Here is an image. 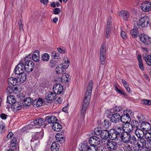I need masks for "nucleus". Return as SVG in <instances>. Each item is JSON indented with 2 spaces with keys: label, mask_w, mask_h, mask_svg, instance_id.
Masks as SVG:
<instances>
[{
  "label": "nucleus",
  "mask_w": 151,
  "mask_h": 151,
  "mask_svg": "<svg viewBox=\"0 0 151 151\" xmlns=\"http://www.w3.org/2000/svg\"><path fill=\"white\" fill-rule=\"evenodd\" d=\"M123 111L121 106H116L111 109L108 111V114L111 116V120L112 122L116 123L120 119V113Z\"/></svg>",
  "instance_id": "f257e3e1"
},
{
  "label": "nucleus",
  "mask_w": 151,
  "mask_h": 151,
  "mask_svg": "<svg viewBox=\"0 0 151 151\" xmlns=\"http://www.w3.org/2000/svg\"><path fill=\"white\" fill-rule=\"evenodd\" d=\"M93 81L92 80L89 81L82 106V107L85 108H87L89 104L93 88Z\"/></svg>",
  "instance_id": "f03ea898"
},
{
  "label": "nucleus",
  "mask_w": 151,
  "mask_h": 151,
  "mask_svg": "<svg viewBox=\"0 0 151 151\" xmlns=\"http://www.w3.org/2000/svg\"><path fill=\"white\" fill-rule=\"evenodd\" d=\"M24 63V71L27 72H30L32 71L34 68V64L31 60L29 56L25 57L24 59V61H22Z\"/></svg>",
  "instance_id": "7ed1b4c3"
},
{
  "label": "nucleus",
  "mask_w": 151,
  "mask_h": 151,
  "mask_svg": "<svg viewBox=\"0 0 151 151\" xmlns=\"http://www.w3.org/2000/svg\"><path fill=\"white\" fill-rule=\"evenodd\" d=\"M121 139L124 142L134 145L136 142V139L134 136H131L130 134H124L121 136Z\"/></svg>",
  "instance_id": "20e7f679"
},
{
  "label": "nucleus",
  "mask_w": 151,
  "mask_h": 151,
  "mask_svg": "<svg viewBox=\"0 0 151 151\" xmlns=\"http://www.w3.org/2000/svg\"><path fill=\"white\" fill-rule=\"evenodd\" d=\"M45 124V121L42 118H38L34 120L33 122H32L27 126V129H30L34 128V125L39 126H40L44 125ZM26 128L24 127V128Z\"/></svg>",
  "instance_id": "39448f33"
},
{
  "label": "nucleus",
  "mask_w": 151,
  "mask_h": 151,
  "mask_svg": "<svg viewBox=\"0 0 151 151\" xmlns=\"http://www.w3.org/2000/svg\"><path fill=\"white\" fill-rule=\"evenodd\" d=\"M140 7L143 11L149 12L151 10V2L148 1H145L141 4Z\"/></svg>",
  "instance_id": "423d86ee"
},
{
  "label": "nucleus",
  "mask_w": 151,
  "mask_h": 151,
  "mask_svg": "<svg viewBox=\"0 0 151 151\" xmlns=\"http://www.w3.org/2000/svg\"><path fill=\"white\" fill-rule=\"evenodd\" d=\"M150 19L149 17L144 16L141 17L139 19V26L142 27H145L149 26L150 23Z\"/></svg>",
  "instance_id": "0eeeda50"
},
{
  "label": "nucleus",
  "mask_w": 151,
  "mask_h": 151,
  "mask_svg": "<svg viewBox=\"0 0 151 151\" xmlns=\"http://www.w3.org/2000/svg\"><path fill=\"white\" fill-rule=\"evenodd\" d=\"M106 141L104 145L109 150H114L117 148V145L115 142L109 140Z\"/></svg>",
  "instance_id": "6e6552de"
},
{
  "label": "nucleus",
  "mask_w": 151,
  "mask_h": 151,
  "mask_svg": "<svg viewBox=\"0 0 151 151\" xmlns=\"http://www.w3.org/2000/svg\"><path fill=\"white\" fill-rule=\"evenodd\" d=\"M56 94L55 93H53L52 92H49L46 95V101L47 103H51L54 100H56L57 99Z\"/></svg>",
  "instance_id": "1a4fd4ad"
},
{
  "label": "nucleus",
  "mask_w": 151,
  "mask_h": 151,
  "mask_svg": "<svg viewBox=\"0 0 151 151\" xmlns=\"http://www.w3.org/2000/svg\"><path fill=\"white\" fill-rule=\"evenodd\" d=\"M109 138L111 140H118L119 138H121L120 134L118 133L114 129H111L109 132Z\"/></svg>",
  "instance_id": "9d476101"
},
{
  "label": "nucleus",
  "mask_w": 151,
  "mask_h": 151,
  "mask_svg": "<svg viewBox=\"0 0 151 151\" xmlns=\"http://www.w3.org/2000/svg\"><path fill=\"white\" fill-rule=\"evenodd\" d=\"M53 90L56 94H62L63 93V88L60 84H56L53 87Z\"/></svg>",
  "instance_id": "9b49d317"
},
{
  "label": "nucleus",
  "mask_w": 151,
  "mask_h": 151,
  "mask_svg": "<svg viewBox=\"0 0 151 151\" xmlns=\"http://www.w3.org/2000/svg\"><path fill=\"white\" fill-rule=\"evenodd\" d=\"M109 132L107 130H102L101 132V137L102 139L101 141L102 144H104L106 140H108L107 138H109Z\"/></svg>",
  "instance_id": "f8f14e48"
},
{
  "label": "nucleus",
  "mask_w": 151,
  "mask_h": 151,
  "mask_svg": "<svg viewBox=\"0 0 151 151\" xmlns=\"http://www.w3.org/2000/svg\"><path fill=\"white\" fill-rule=\"evenodd\" d=\"M119 15L124 20L127 21L129 18L130 13L127 10H122L119 12Z\"/></svg>",
  "instance_id": "ddd939ff"
},
{
  "label": "nucleus",
  "mask_w": 151,
  "mask_h": 151,
  "mask_svg": "<svg viewBox=\"0 0 151 151\" xmlns=\"http://www.w3.org/2000/svg\"><path fill=\"white\" fill-rule=\"evenodd\" d=\"M24 63L23 62L19 63L17 65L14 70L15 74H20L21 73H24Z\"/></svg>",
  "instance_id": "4468645a"
},
{
  "label": "nucleus",
  "mask_w": 151,
  "mask_h": 151,
  "mask_svg": "<svg viewBox=\"0 0 151 151\" xmlns=\"http://www.w3.org/2000/svg\"><path fill=\"white\" fill-rule=\"evenodd\" d=\"M139 38L140 40L145 44L149 45L151 43V38L145 34H141Z\"/></svg>",
  "instance_id": "2eb2a0df"
},
{
  "label": "nucleus",
  "mask_w": 151,
  "mask_h": 151,
  "mask_svg": "<svg viewBox=\"0 0 151 151\" xmlns=\"http://www.w3.org/2000/svg\"><path fill=\"white\" fill-rule=\"evenodd\" d=\"M89 141L90 144L93 145L94 146L98 145L100 142V138L96 136L91 137L89 139Z\"/></svg>",
  "instance_id": "dca6fc26"
},
{
  "label": "nucleus",
  "mask_w": 151,
  "mask_h": 151,
  "mask_svg": "<svg viewBox=\"0 0 151 151\" xmlns=\"http://www.w3.org/2000/svg\"><path fill=\"white\" fill-rule=\"evenodd\" d=\"M22 104L20 102H15L11 106V109L14 112H16L20 109L22 106Z\"/></svg>",
  "instance_id": "f3484780"
},
{
  "label": "nucleus",
  "mask_w": 151,
  "mask_h": 151,
  "mask_svg": "<svg viewBox=\"0 0 151 151\" xmlns=\"http://www.w3.org/2000/svg\"><path fill=\"white\" fill-rule=\"evenodd\" d=\"M124 130L123 134H124L125 133L127 134H130L129 133L132 132L133 128L130 123H129L124 124Z\"/></svg>",
  "instance_id": "a211bd4d"
},
{
  "label": "nucleus",
  "mask_w": 151,
  "mask_h": 151,
  "mask_svg": "<svg viewBox=\"0 0 151 151\" xmlns=\"http://www.w3.org/2000/svg\"><path fill=\"white\" fill-rule=\"evenodd\" d=\"M70 63V61L67 58L64 59V62L62 64H60L58 67L63 71V70L67 68Z\"/></svg>",
  "instance_id": "6ab92c4d"
},
{
  "label": "nucleus",
  "mask_w": 151,
  "mask_h": 151,
  "mask_svg": "<svg viewBox=\"0 0 151 151\" xmlns=\"http://www.w3.org/2000/svg\"><path fill=\"white\" fill-rule=\"evenodd\" d=\"M140 128L144 131L147 132L151 129V125L148 122H143L141 124Z\"/></svg>",
  "instance_id": "aec40b11"
},
{
  "label": "nucleus",
  "mask_w": 151,
  "mask_h": 151,
  "mask_svg": "<svg viewBox=\"0 0 151 151\" xmlns=\"http://www.w3.org/2000/svg\"><path fill=\"white\" fill-rule=\"evenodd\" d=\"M119 125H117L115 127V129H114L121 136L123 134V133L124 132V124L122 123L121 122H119Z\"/></svg>",
  "instance_id": "412c9836"
},
{
  "label": "nucleus",
  "mask_w": 151,
  "mask_h": 151,
  "mask_svg": "<svg viewBox=\"0 0 151 151\" xmlns=\"http://www.w3.org/2000/svg\"><path fill=\"white\" fill-rule=\"evenodd\" d=\"M120 120L121 121L119 122H121L122 123L127 124L129 123L130 121L131 118L129 116L126 115L124 114L120 117Z\"/></svg>",
  "instance_id": "4be33fe9"
},
{
  "label": "nucleus",
  "mask_w": 151,
  "mask_h": 151,
  "mask_svg": "<svg viewBox=\"0 0 151 151\" xmlns=\"http://www.w3.org/2000/svg\"><path fill=\"white\" fill-rule=\"evenodd\" d=\"M43 133L42 132L35 133L32 135V139L31 141L33 140H37L39 139H41L43 137Z\"/></svg>",
  "instance_id": "5701e85b"
},
{
  "label": "nucleus",
  "mask_w": 151,
  "mask_h": 151,
  "mask_svg": "<svg viewBox=\"0 0 151 151\" xmlns=\"http://www.w3.org/2000/svg\"><path fill=\"white\" fill-rule=\"evenodd\" d=\"M19 75V76L17 77V78L18 80V83H23L26 80V74L24 72Z\"/></svg>",
  "instance_id": "b1692460"
},
{
  "label": "nucleus",
  "mask_w": 151,
  "mask_h": 151,
  "mask_svg": "<svg viewBox=\"0 0 151 151\" xmlns=\"http://www.w3.org/2000/svg\"><path fill=\"white\" fill-rule=\"evenodd\" d=\"M52 129L55 131L59 132L61 130L62 128V126L59 123L56 122H54L52 124Z\"/></svg>",
  "instance_id": "393cba45"
},
{
  "label": "nucleus",
  "mask_w": 151,
  "mask_h": 151,
  "mask_svg": "<svg viewBox=\"0 0 151 151\" xmlns=\"http://www.w3.org/2000/svg\"><path fill=\"white\" fill-rule=\"evenodd\" d=\"M40 52L38 50H36L33 53L32 56L33 60L35 62H38L40 60Z\"/></svg>",
  "instance_id": "a878e982"
},
{
  "label": "nucleus",
  "mask_w": 151,
  "mask_h": 151,
  "mask_svg": "<svg viewBox=\"0 0 151 151\" xmlns=\"http://www.w3.org/2000/svg\"><path fill=\"white\" fill-rule=\"evenodd\" d=\"M56 139L59 141L60 143H62L64 142L65 141L64 136L63 134L58 133L55 136Z\"/></svg>",
  "instance_id": "bb28decb"
},
{
  "label": "nucleus",
  "mask_w": 151,
  "mask_h": 151,
  "mask_svg": "<svg viewBox=\"0 0 151 151\" xmlns=\"http://www.w3.org/2000/svg\"><path fill=\"white\" fill-rule=\"evenodd\" d=\"M143 131L141 129H135L134 133L138 137L142 138L144 136L145 134Z\"/></svg>",
  "instance_id": "cd10ccee"
},
{
  "label": "nucleus",
  "mask_w": 151,
  "mask_h": 151,
  "mask_svg": "<svg viewBox=\"0 0 151 151\" xmlns=\"http://www.w3.org/2000/svg\"><path fill=\"white\" fill-rule=\"evenodd\" d=\"M46 121L49 123H52L56 122L57 120L56 117L54 116H47L45 118Z\"/></svg>",
  "instance_id": "c85d7f7f"
},
{
  "label": "nucleus",
  "mask_w": 151,
  "mask_h": 151,
  "mask_svg": "<svg viewBox=\"0 0 151 151\" xmlns=\"http://www.w3.org/2000/svg\"><path fill=\"white\" fill-rule=\"evenodd\" d=\"M33 102L32 99L29 97H27L23 100L22 104L24 106H29L32 103H33Z\"/></svg>",
  "instance_id": "c756f323"
},
{
  "label": "nucleus",
  "mask_w": 151,
  "mask_h": 151,
  "mask_svg": "<svg viewBox=\"0 0 151 151\" xmlns=\"http://www.w3.org/2000/svg\"><path fill=\"white\" fill-rule=\"evenodd\" d=\"M59 147L60 145L57 142H54L52 143L51 149L52 151H58Z\"/></svg>",
  "instance_id": "7c9ffc66"
},
{
  "label": "nucleus",
  "mask_w": 151,
  "mask_h": 151,
  "mask_svg": "<svg viewBox=\"0 0 151 151\" xmlns=\"http://www.w3.org/2000/svg\"><path fill=\"white\" fill-rule=\"evenodd\" d=\"M16 99L14 96L9 95L7 98V102L10 104L12 105L16 101Z\"/></svg>",
  "instance_id": "2f4dec72"
},
{
  "label": "nucleus",
  "mask_w": 151,
  "mask_h": 151,
  "mask_svg": "<svg viewBox=\"0 0 151 151\" xmlns=\"http://www.w3.org/2000/svg\"><path fill=\"white\" fill-rule=\"evenodd\" d=\"M42 104V100L41 98L35 100L33 102V105L34 107H40L41 106Z\"/></svg>",
  "instance_id": "473e14b6"
},
{
  "label": "nucleus",
  "mask_w": 151,
  "mask_h": 151,
  "mask_svg": "<svg viewBox=\"0 0 151 151\" xmlns=\"http://www.w3.org/2000/svg\"><path fill=\"white\" fill-rule=\"evenodd\" d=\"M8 81L9 84H10L13 86L16 85V84L18 83L17 79L13 77L9 78L8 80Z\"/></svg>",
  "instance_id": "72a5a7b5"
},
{
  "label": "nucleus",
  "mask_w": 151,
  "mask_h": 151,
  "mask_svg": "<svg viewBox=\"0 0 151 151\" xmlns=\"http://www.w3.org/2000/svg\"><path fill=\"white\" fill-rule=\"evenodd\" d=\"M144 59L145 60L147 63L150 66H151V55H147V54L143 55Z\"/></svg>",
  "instance_id": "f704fd0d"
},
{
  "label": "nucleus",
  "mask_w": 151,
  "mask_h": 151,
  "mask_svg": "<svg viewBox=\"0 0 151 151\" xmlns=\"http://www.w3.org/2000/svg\"><path fill=\"white\" fill-rule=\"evenodd\" d=\"M146 144V141L145 139L142 138H140L139 140L137 143L138 147L143 148Z\"/></svg>",
  "instance_id": "c9c22d12"
},
{
  "label": "nucleus",
  "mask_w": 151,
  "mask_h": 151,
  "mask_svg": "<svg viewBox=\"0 0 151 151\" xmlns=\"http://www.w3.org/2000/svg\"><path fill=\"white\" fill-rule=\"evenodd\" d=\"M13 92L16 94L20 93L22 91V88L21 86L19 85L13 86Z\"/></svg>",
  "instance_id": "e433bc0d"
},
{
  "label": "nucleus",
  "mask_w": 151,
  "mask_h": 151,
  "mask_svg": "<svg viewBox=\"0 0 151 151\" xmlns=\"http://www.w3.org/2000/svg\"><path fill=\"white\" fill-rule=\"evenodd\" d=\"M130 124L133 127V130L134 129H138V128L139 126V124L137 121L136 120H133L130 123Z\"/></svg>",
  "instance_id": "4c0bfd02"
},
{
  "label": "nucleus",
  "mask_w": 151,
  "mask_h": 151,
  "mask_svg": "<svg viewBox=\"0 0 151 151\" xmlns=\"http://www.w3.org/2000/svg\"><path fill=\"white\" fill-rule=\"evenodd\" d=\"M122 82L123 84V86L125 88L127 91L129 93L131 92V91L130 88L129 86V85L127 82L124 80L122 79Z\"/></svg>",
  "instance_id": "58836bf2"
},
{
  "label": "nucleus",
  "mask_w": 151,
  "mask_h": 151,
  "mask_svg": "<svg viewBox=\"0 0 151 151\" xmlns=\"http://www.w3.org/2000/svg\"><path fill=\"white\" fill-rule=\"evenodd\" d=\"M131 33L134 38H136L138 36V33L136 28L132 29L131 31Z\"/></svg>",
  "instance_id": "ea45409f"
},
{
  "label": "nucleus",
  "mask_w": 151,
  "mask_h": 151,
  "mask_svg": "<svg viewBox=\"0 0 151 151\" xmlns=\"http://www.w3.org/2000/svg\"><path fill=\"white\" fill-rule=\"evenodd\" d=\"M145 137L147 140V145H148L149 141H151V132H147L145 135Z\"/></svg>",
  "instance_id": "a19ab883"
},
{
  "label": "nucleus",
  "mask_w": 151,
  "mask_h": 151,
  "mask_svg": "<svg viewBox=\"0 0 151 151\" xmlns=\"http://www.w3.org/2000/svg\"><path fill=\"white\" fill-rule=\"evenodd\" d=\"M88 147L87 143H84L82 144L79 149L81 151H87L88 150Z\"/></svg>",
  "instance_id": "79ce46f5"
},
{
  "label": "nucleus",
  "mask_w": 151,
  "mask_h": 151,
  "mask_svg": "<svg viewBox=\"0 0 151 151\" xmlns=\"http://www.w3.org/2000/svg\"><path fill=\"white\" fill-rule=\"evenodd\" d=\"M106 47L104 45H102L100 50V55H105L106 54Z\"/></svg>",
  "instance_id": "37998d69"
},
{
  "label": "nucleus",
  "mask_w": 151,
  "mask_h": 151,
  "mask_svg": "<svg viewBox=\"0 0 151 151\" xmlns=\"http://www.w3.org/2000/svg\"><path fill=\"white\" fill-rule=\"evenodd\" d=\"M42 60L47 61L49 60L50 56L47 53H45L42 55Z\"/></svg>",
  "instance_id": "c03bdc74"
},
{
  "label": "nucleus",
  "mask_w": 151,
  "mask_h": 151,
  "mask_svg": "<svg viewBox=\"0 0 151 151\" xmlns=\"http://www.w3.org/2000/svg\"><path fill=\"white\" fill-rule=\"evenodd\" d=\"M141 103L146 105H151V100L143 99L141 101Z\"/></svg>",
  "instance_id": "a18cd8bd"
},
{
  "label": "nucleus",
  "mask_w": 151,
  "mask_h": 151,
  "mask_svg": "<svg viewBox=\"0 0 151 151\" xmlns=\"http://www.w3.org/2000/svg\"><path fill=\"white\" fill-rule=\"evenodd\" d=\"M111 27H107L106 32V37L109 38L110 37V35L111 32Z\"/></svg>",
  "instance_id": "49530a36"
},
{
  "label": "nucleus",
  "mask_w": 151,
  "mask_h": 151,
  "mask_svg": "<svg viewBox=\"0 0 151 151\" xmlns=\"http://www.w3.org/2000/svg\"><path fill=\"white\" fill-rule=\"evenodd\" d=\"M97 149L96 146H94L92 144H91V145L88 147V151H97Z\"/></svg>",
  "instance_id": "de8ad7c7"
},
{
  "label": "nucleus",
  "mask_w": 151,
  "mask_h": 151,
  "mask_svg": "<svg viewBox=\"0 0 151 151\" xmlns=\"http://www.w3.org/2000/svg\"><path fill=\"white\" fill-rule=\"evenodd\" d=\"M69 76L68 74H64L62 77L61 80L62 81H63L65 82H67L69 80Z\"/></svg>",
  "instance_id": "09e8293b"
},
{
  "label": "nucleus",
  "mask_w": 151,
  "mask_h": 151,
  "mask_svg": "<svg viewBox=\"0 0 151 151\" xmlns=\"http://www.w3.org/2000/svg\"><path fill=\"white\" fill-rule=\"evenodd\" d=\"M115 90L116 92L119 94L125 95L124 91L122 89H119L116 86H115Z\"/></svg>",
  "instance_id": "8fccbe9b"
},
{
  "label": "nucleus",
  "mask_w": 151,
  "mask_h": 151,
  "mask_svg": "<svg viewBox=\"0 0 151 151\" xmlns=\"http://www.w3.org/2000/svg\"><path fill=\"white\" fill-rule=\"evenodd\" d=\"M51 56L54 58L58 59L59 57V54L55 51H53L51 52Z\"/></svg>",
  "instance_id": "3c124183"
},
{
  "label": "nucleus",
  "mask_w": 151,
  "mask_h": 151,
  "mask_svg": "<svg viewBox=\"0 0 151 151\" xmlns=\"http://www.w3.org/2000/svg\"><path fill=\"white\" fill-rule=\"evenodd\" d=\"M106 59V56L104 55H100V61L102 65H104L105 63V60Z\"/></svg>",
  "instance_id": "603ef678"
},
{
  "label": "nucleus",
  "mask_w": 151,
  "mask_h": 151,
  "mask_svg": "<svg viewBox=\"0 0 151 151\" xmlns=\"http://www.w3.org/2000/svg\"><path fill=\"white\" fill-rule=\"evenodd\" d=\"M124 151H131V148L130 145L126 144L123 147Z\"/></svg>",
  "instance_id": "864d4df0"
},
{
  "label": "nucleus",
  "mask_w": 151,
  "mask_h": 151,
  "mask_svg": "<svg viewBox=\"0 0 151 151\" xmlns=\"http://www.w3.org/2000/svg\"><path fill=\"white\" fill-rule=\"evenodd\" d=\"M120 35L122 38L123 39H126L127 38V36L126 33L124 31L122 30V29H121Z\"/></svg>",
  "instance_id": "5fc2aeb1"
},
{
  "label": "nucleus",
  "mask_w": 151,
  "mask_h": 151,
  "mask_svg": "<svg viewBox=\"0 0 151 151\" xmlns=\"http://www.w3.org/2000/svg\"><path fill=\"white\" fill-rule=\"evenodd\" d=\"M102 124L103 126L106 128H108L109 126H110L109 121L106 120H104V122Z\"/></svg>",
  "instance_id": "6e6d98bb"
},
{
  "label": "nucleus",
  "mask_w": 151,
  "mask_h": 151,
  "mask_svg": "<svg viewBox=\"0 0 151 151\" xmlns=\"http://www.w3.org/2000/svg\"><path fill=\"white\" fill-rule=\"evenodd\" d=\"M57 50L58 52L61 54L64 53L67 51L66 50L65 48L62 49L60 47L58 48Z\"/></svg>",
  "instance_id": "4d7b16f0"
},
{
  "label": "nucleus",
  "mask_w": 151,
  "mask_h": 151,
  "mask_svg": "<svg viewBox=\"0 0 151 151\" xmlns=\"http://www.w3.org/2000/svg\"><path fill=\"white\" fill-rule=\"evenodd\" d=\"M112 18L111 16H109L107 20V27H111V24Z\"/></svg>",
  "instance_id": "13d9d810"
},
{
  "label": "nucleus",
  "mask_w": 151,
  "mask_h": 151,
  "mask_svg": "<svg viewBox=\"0 0 151 151\" xmlns=\"http://www.w3.org/2000/svg\"><path fill=\"white\" fill-rule=\"evenodd\" d=\"M5 125L4 123L2 122H0V131H2L5 129Z\"/></svg>",
  "instance_id": "bf43d9fd"
},
{
  "label": "nucleus",
  "mask_w": 151,
  "mask_h": 151,
  "mask_svg": "<svg viewBox=\"0 0 151 151\" xmlns=\"http://www.w3.org/2000/svg\"><path fill=\"white\" fill-rule=\"evenodd\" d=\"M61 10L59 8H55L53 10V13L55 14H58L61 12Z\"/></svg>",
  "instance_id": "052dcab7"
},
{
  "label": "nucleus",
  "mask_w": 151,
  "mask_h": 151,
  "mask_svg": "<svg viewBox=\"0 0 151 151\" xmlns=\"http://www.w3.org/2000/svg\"><path fill=\"white\" fill-rule=\"evenodd\" d=\"M13 87L9 86L7 88L6 92L9 93H11L13 92Z\"/></svg>",
  "instance_id": "680f3d73"
},
{
  "label": "nucleus",
  "mask_w": 151,
  "mask_h": 151,
  "mask_svg": "<svg viewBox=\"0 0 151 151\" xmlns=\"http://www.w3.org/2000/svg\"><path fill=\"white\" fill-rule=\"evenodd\" d=\"M102 131L100 130V129L99 128L96 129L94 130V132L95 134L96 135L101 134V132Z\"/></svg>",
  "instance_id": "e2e57ef3"
},
{
  "label": "nucleus",
  "mask_w": 151,
  "mask_h": 151,
  "mask_svg": "<svg viewBox=\"0 0 151 151\" xmlns=\"http://www.w3.org/2000/svg\"><path fill=\"white\" fill-rule=\"evenodd\" d=\"M124 111L125 112H126V113L125 114L126 115H128L130 116V115H132V111L130 109H127L126 110V111L125 110Z\"/></svg>",
  "instance_id": "0e129e2a"
},
{
  "label": "nucleus",
  "mask_w": 151,
  "mask_h": 151,
  "mask_svg": "<svg viewBox=\"0 0 151 151\" xmlns=\"http://www.w3.org/2000/svg\"><path fill=\"white\" fill-rule=\"evenodd\" d=\"M139 66L141 70H144L142 62L139 63Z\"/></svg>",
  "instance_id": "69168bd1"
},
{
  "label": "nucleus",
  "mask_w": 151,
  "mask_h": 151,
  "mask_svg": "<svg viewBox=\"0 0 151 151\" xmlns=\"http://www.w3.org/2000/svg\"><path fill=\"white\" fill-rule=\"evenodd\" d=\"M142 147H138V145H137V146H135L134 147V151H141V149Z\"/></svg>",
  "instance_id": "338daca9"
},
{
  "label": "nucleus",
  "mask_w": 151,
  "mask_h": 151,
  "mask_svg": "<svg viewBox=\"0 0 151 151\" xmlns=\"http://www.w3.org/2000/svg\"><path fill=\"white\" fill-rule=\"evenodd\" d=\"M141 151H150V150L149 148L144 147L143 148L142 147Z\"/></svg>",
  "instance_id": "774afa93"
}]
</instances>
